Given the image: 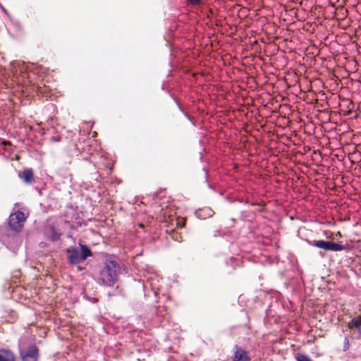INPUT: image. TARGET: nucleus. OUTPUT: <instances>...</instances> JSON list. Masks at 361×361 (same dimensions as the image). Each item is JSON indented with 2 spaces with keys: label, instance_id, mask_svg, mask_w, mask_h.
Wrapping results in <instances>:
<instances>
[{
  "label": "nucleus",
  "instance_id": "18",
  "mask_svg": "<svg viewBox=\"0 0 361 361\" xmlns=\"http://www.w3.org/2000/svg\"><path fill=\"white\" fill-rule=\"evenodd\" d=\"M137 282L140 283L142 286H143V283L141 280H139Z\"/></svg>",
  "mask_w": 361,
  "mask_h": 361
},
{
  "label": "nucleus",
  "instance_id": "9",
  "mask_svg": "<svg viewBox=\"0 0 361 361\" xmlns=\"http://www.w3.org/2000/svg\"><path fill=\"white\" fill-rule=\"evenodd\" d=\"M348 329L352 330L353 329H357L361 333V318L358 315L357 317L352 319L347 324Z\"/></svg>",
  "mask_w": 361,
  "mask_h": 361
},
{
  "label": "nucleus",
  "instance_id": "3",
  "mask_svg": "<svg viewBox=\"0 0 361 361\" xmlns=\"http://www.w3.org/2000/svg\"><path fill=\"white\" fill-rule=\"evenodd\" d=\"M26 220V216L23 212L17 211L11 214L8 219V225L12 231L19 233L23 227V223Z\"/></svg>",
  "mask_w": 361,
  "mask_h": 361
},
{
  "label": "nucleus",
  "instance_id": "16",
  "mask_svg": "<svg viewBox=\"0 0 361 361\" xmlns=\"http://www.w3.org/2000/svg\"><path fill=\"white\" fill-rule=\"evenodd\" d=\"M138 226H139L140 228H142V230H144V229L145 228V226L143 224H142V223L138 224Z\"/></svg>",
  "mask_w": 361,
  "mask_h": 361
},
{
  "label": "nucleus",
  "instance_id": "11",
  "mask_svg": "<svg viewBox=\"0 0 361 361\" xmlns=\"http://www.w3.org/2000/svg\"><path fill=\"white\" fill-rule=\"evenodd\" d=\"M51 230V240L53 241L58 240L60 237L61 236V233L58 231L54 226H50Z\"/></svg>",
  "mask_w": 361,
  "mask_h": 361
},
{
  "label": "nucleus",
  "instance_id": "6",
  "mask_svg": "<svg viewBox=\"0 0 361 361\" xmlns=\"http://www.w3.org/2000/svg\"><path fill=\"white\" fill-rule=\"evenodd\" d=\"M67 257L68 262L73 264H77L82 262L78 250L75 247H70L67 249Z\"/></svg>",
  "mask_w": 361,
  "mask_h": 361
},
{
  "label": "nucleus",
  "instance_id": "14",
  "mask_svg": "<svg viewBox=\"0 0 361 361\" xmlns=\"http://www.w3.org/2000/svg\"><path fill=\"white\" fill-rule=\"evenodd\" d=\"M188 1L192 6H197L201 4V0H188Z\"/></svg>",
  "mask_w": 361,
  "mask_h": 361
},
{
  "label": "nucleus",
  "instance_id": "8",
  "mask_svg": "<svg viewBox=\"0 0 361 361\" xmlns=\"http://www.w3.org/2000/svg\"><path fill=\"white\" fill-rule=\"evenodd\" d=\"M0 361H16L15 355L11 350L0 349Z\"/></svg>",
  "mask_w": 361,
  "mask_h": 361
},
{
  "label": "nucleus",
  "instance_id": "15",
  "mask_svg": "<svg viewBox=\"0 0 361 361\" xmlns=\"http://www.w3.org/2000/svg\"><path fill=\"white\" fill-rule=\"evenodd\" d=\"M349 348V342L347 338H345L344 349L347 350Z\"/></svg>",
  "mask_w": 361,
  "mask_h": 361
},
{
  "label": "nucleus",
  "instance_id": "17",
  "mask_svg": "<svg viewBox=\"0 0 361 361\" xmlns=\"http://www.w3.org/2000/svg\"><path fill=\"white\" fill-rule=\"evenodd\" d=\"M130 247L127 245V243L125 244V249H129Z\"/></svg>",
  "mask_w": 361,
  "mask_h": 361
},
{
  "label": "nucleus",
  "instance_id": "10",
  "mask_svg": "<svg viewBox=\"0 0 361 361\" xmlns=\"http://www.w3.org/2000/svg\"><path fill=\"white\" fill-rule=\"evenodd\" d=\"M80 248H81V259L82 261L85 260L88 257L92 256V252L90 249L85 245L80 244Z\"/></svg>",
  "mask_w": 361,
  "mask_h": 361
},
{
  "label": "nucleus",
  "instance_id": "13",
  "mask_svg": "<svg viewBox=\"0 0 361 361\" xmlns=\"http://www.w3.org/2000/svg\"><path fill=\"white\" fill-rule=\"evenodd\" d=\"M297 361H312L311 358L305 354H298L296 356Z\"/></svg>",
  "mask_w": 361,
  "mask_h": 361
},
{
  "label": "nucleus",
  "instance_id": "12",
  "mask_svg": "<svg viewBox=\"0 0 361 361\" xmlns=\"http://www.w3.org/2000/svg\"><path fill=\"white\" fill-rule=\"evenodd\" d=\"M170 235L171 238L176 241L180 242L182 240V236L180 233L177 231H173Z\"/></svg>",
  "mask_w": 361,
  "mask_h": 361
},
{
  "label": "nucleus",
  "instance_id": "7",
  "mask_svg": "<svg viewBox=\"0 0 361 361\" xmlns=\"http://www.w3.org/2000/svg\"><path fill=\"white\" fill-rule=\"evenodd\" d=\"M20 178L23 180L25 183L30 184L34 180V173L31 169H25L20 175Z\"/></svg>",
  "mask_w": 361,
  "mask_h": 361
},
{
  "label": "nucleus",
  "instance_id": "5",
  "mask_svg": "<svg viewBox=\"0 0 361 361\" xmlns=\"http://www.w3.org/2000/svg\"><path fill=\"white\" fill-rule=\"evenodd\" d=\"M38 349L35 345H30L27 350L20 353L23 361H37Z\"/></svg>",
  "mask_w": 361,
  "mask_h": 361
},
{
  "label": "nucleus",
  "instance_id": "2",
  "mask_svg": "<svg viewBox=\"0 0 361 361\" xmlns=\"http://www.w3.org/2000/svg\"><path fill=\"white\" fill-rule=\"evenodd\" d=\"M308 243L311 246L316 247L325 251L340 252L345 249V247L341 243H334L323 240L308 241Z\"/></svg>",
  "mask_w": 361,
  "mask_h": 361
},
{
  "label": "nucleus",
  "instance_id": "4",
  "mask_svg": "<svg viewBox=\"0 0 361 361\" xmlns=\"http://www.w3.org/2000/svg\"><path fill=\"white\" fill-rule=\"evenodd\" d=\"M248 353L241 347L235 345L233 348L232 361H250Z\"/></svg>",
  "mask_w": 361,
  "mask_h": 361
},
{
  "label": "nucleus",
  "instance_id": "1",
  "mask_svg": "<svg viewBox=\"0 0 361 361\" xmlns=\"http://www.w3.org/2000/svg\"><path fill=\"white\" fill-rule=\"evenodd\" d=\"M118 271V264L115 261L108 260L100 271V279L104 285L113 286L117 279Z\"/></svg>",
  "mask_w": 361,
  "mask_h": 361
}]
</instances>
